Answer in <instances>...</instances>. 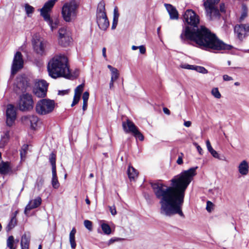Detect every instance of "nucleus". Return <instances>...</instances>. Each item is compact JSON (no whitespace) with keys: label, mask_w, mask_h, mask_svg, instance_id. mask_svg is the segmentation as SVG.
<instances>
[{"label":"nucleus","mask_w":249,"mask_h":249,"mask_svg":"<svg viewBox=\"0 0 249 249\" xmlns=\"http://www.w3.org/2000/svg\"><path fill=\"white\" fill-rule=\"evenodd\" d=\"M197 168H191L175 176L171 180V186H168L160 181L150 183L156 197L159 200L161 214L170 217L178 214L184 218L182 206L185 191L196 175Z\"/></svg>","instance_id":"1"},{"label":"nucleus","mask_w":249,"mask_h":249,"mask_svg":"<svg viewBox=\"0 0 249 249\" xmlns=\"http://www.w3.org/2000/svg\"><path fill=\"white\" fill-rule=\"evenodd\" d=\"M183 21L187 25L183 29L180 36L182 41L195 42L199 47L206 51L230 50L232 46L224 43L203 26L199 28V16L192 9L187 10L183 15Z\"/></svg>","instance_id":"2"},{"label":"nucleus","mask_w":249,"mask_h":249,"mask_svg":"<svg viewBox=\"0 0 249 249\" xmlns=\"http://www.w3.org/2000/svg\"><path fill=\"white\" fill-rule=\"evenodd\" d=\"M48 71L52 78L59 77L68 78L70 75L68 66V58L64 55L55 56L48 63Z\"/></svg>","instance_id":"3"},{"label":"nucleus","mask_w":249,"mask_h":249,"mask_svg":"<svg viewBox=\"0 0 249 249\" xmlns=\"http://www.w3.org/2000/svg\"><path fill=\"white\" fill-rule=\"evenodd\" d=\"M79 3L76 0H70L65 2L61 8L62 17L67 22L74 20L77 15Z\"/></svg>","instance_id":"4"},{"label":"nucleus","mask_w":249,"mask_h":249,"mask_svg":"<svg viewBox=\"0 0 249 249\" xmlns=\"http://www.w3.org/2000/svg\"><path fill=\"white\" fill-rule=\"evenodd\" d=\"M55 107L53 100L43 99L38 101L36 105V112L41 115H45L52 112Z\"/></svg>","instance_id":"5"},{"label":"nucleus","mask_w":249,"mask_h":249,"mask_svg":"<svg viewBox=\"0 0 249 249\" xmlns=\"http://www.w3.org/2000/svg\"><path fill=\"white\" fill-rule=\"evenodd\" d=\"M97 23L99 28L106 30L109 23L105 12V3L104 1H100L98 5L96 13Z\"/></svg>","instance_id":"6"},{"label":"nucleus","mask_w":249,"mask_h":249,"mask_svg":"<svg viewBox=\"0 0 249 249\" xmlns=\"http://www.w3.org/2000/svg\"><path fill=\"white\" fill-rule=\"evenodd\" d=\"M220 0H204V6L206 12L207 16L211 19L214 18H219L220 13L216 6V4Z\"/></svg>","instance_id":"7"},{"label":"nucleus","mask_w":249,"mask_h":249,"mask_svg":"<svg viewBox=\"0 0 249 249\" xmlns=\"http://www.w3.org/2000/svg\"><path fill=\"white\" fill-rule=\"evenodd\" d=\"M18 107L21 111H31L34 107V101L32 95L29 93L21 95L18 103Z\"/></svg>","instance_id":"8"},{"label":"nucleus","mask_w":249,"mask_h":249,"mask_svg":"<svg viewBox=\"0 0 249 249\" xmlns=\"http://www.w3.org/2000/svg\"><path fill=\"white\" fill-rule=\"evenodd\" d=\"M122 126L125 133H132L136 138L139 139L141 141L144 140V136L132 121L127 119L126 121L123 122Z\"/></svg>","instance_id":"9"},{"label":"nucleus","mask_w":249,"mask_h":249,"mask_svg":"<svg viewBox=\"0 0 249 249\" xmlns=\"http://www.w3.org/2000/svg\"><path fill=\"white\" fill-rule=\"evenodd\" d=\"M29 87L27 78L23 76L17 78L14 85V90L17 94H20L26 92Z\"/></svg>","instance_id":"10"},{"label":"nucleus","mask_w":249,"mask_h":249,"mask_svg":"<svg viewBox=\"0 0 249 249\" xmlns=\"http://www.w3.org/2000/svg\"><path fill=\"white\" fill-rule=\"evenodd\" d=\"M58 42L63 47L70 45L71 41V33L65 27L59 29L58 31Z\"/></svg>","instance_id":"11"},{"label":"nucleus","mask_w":249,"mask_h":249,"mask_svg":"<svg viewBox=\"0 0 249 249\" xmlns=\"http://www.w3.org/2000/svg\"><path fill=\"white\" fill-rule=\"evenodd\" d=\"M23 66V60L20 52H17L14 55L11 67V74L15 75Z\"/></svg>","instance_id":"12"},{"label":"nucleus","mask_w":249,"mask_h":249,"mask_svg":"<svg viewBox=\"0 0 249 249\" xmlns=\"http://www.w3.org/2000/svg\"><path fill=\"white\" fill-rule=\"evenodd\" d=\"M22 122L27 125H30L31 128L35 129L39 122L38 117L35 115H27L21 117Z\"/></svg>","instance_id":"13"},{"label":"nucleus","mask_w":249,"mask_h":249,"mask_svg":"<svg viewBox=\"0 0 249 249\" xmlns=\"http://www.w3.org/2000/svg\"><path fill=\"white\" fill-rule=\"evenodd\" d=\"M6 124L9 126H12L16 120L17 114L14 107L12 105H8L6 111Z\"/></svg>","instance_id":"14"},{"label":"nucleus","mask_w":249,"mask_h":249,"mask_svg":"<svg viewBox=\"0 0 249 249\" xmlns=\"http://www.w3.org/2000/svg\"><path fill=\"white\" fill-rule=\"evenodd\" d=\"M32 42L34 49L36 53L39 54H42L44 52L46 42L37 36L33 38Z\"/></svg>","instance_id":"15"},{"label":"nucleus","mask_w":249,"mask_h":249,"mask_svg":"<svg viewBox=\"0 0 249 249\" xmlns=\"http://www.w3.org/2000/svg\"><path fill=\"white\" fill-rule=\"evenodd\" d=\"M56 1V0H49L47 1L44 4L43 7L39 10L40 15L44 19H47L48 18V17L50 16V12L54 5Z\"/></svg>","instance_id":"16"},{"label":"nucleus","mask_w":249,"mask_h":249,"mask_svg":"<svg viewBox=\"0 0 249 249\" xmlns=\"http://www.w3.org/2000/svg\"><path fill=\"white\" fill-rule=\"evenodd\" d=\"M41 202L42 199L39 196L37 197L34 199L30 200L25 208L24 213L27 214L28 211L39 207L41 205Z\"/></svg>","instance_id":"17"},{"label":"nucleus","mask_w":249,"mask_h":249,"mask_svg":"<svg viewBox=\"0 0 249 249\" xmlns=\"http://www.w3.org/2000/svg\"><path fill=\"white\" fill-rule=\"evenodd\" d=\"M164 5L169 14L170 19H178V14L176 8L170 4H165Z\"/></svg>","instance_id":"18"},{"label":"nucleus","mask_w":249,"mask_h":249,"mask_svg":"<svg viewBox=\"0 0 249 249\" xmlns=\"http://www.w3.org/2000/svg\"><path fill=\"white\" fill-rule=\"evenodd\" d=\"M31 235L30 233H25L21 236L20 245L21 249H29Z\"/></svg>","instance_id":"19"},{"label":"nucleus","mask_w":249,"mask_h":249,"mask_svg":"<svg viewBox=\"0 0 249 249\" xmlns=\"http://www.w3.org/2000/svg\"><path fill=\"white\" fill-rule=\"evenodd\" d=\"M238 169L242 176L248 175L249 172V165L248 162L245 160H242L239 164Z\"/></svg>","instance_id":"20"},{"label":"nucleus","mask_w":249,"mask_h":249,"mask_svg":"<svg viewBox=\"0 0 249 249\" xmlns=\"http://www.w3.org/2000/svg\"><path fill=\"white\" fill-rule=\"evenodd\" d=\"M245 31V30H244L241 24L237 25L234 27L235 33L237 34L238 37L240 40L243 39L248 36Z\"/></svg>","instance_id":"21"},{"label":"nucleus","mask_w":249,"mask_h":249,"mask_svg":"<svg viewBox=\"0 0 249 249\" xmlns=\"http://www.w3.org/2000/svg\"><path fill=\"white\" fill-rule=\"evenodd\" d=\"M11 169L9 162H4L3 161L0 162V173L7 174L11 171Z\"/></svg>","instance_id":"22"},{"label":"nucleus","mask_w":249,"mask_h":249,"mask_svg":"<svg viewBox=\"0 0 249 249\" xmlns=\"http://www.w3.org/2000/svg\"><path fill=\"white\" fill-rule=\"evenodd\" d=\"M76 232V229L73 228L71 231L69 235V240L72 249H75L76 244L75 240V235Z\"/></svg>","instance_id":"23"},{"label":"nucleus","mask_w":249,"mask_h":249,"mask_svg":"<svg viewBox=\"0 0 249 249\" xmlns=\"http://www.w3.org/2000/svg\"><path fill=\"white\" fill-rule=\"evenodd\" d=\"M47 89L45 88V89H42L41 88H39L37 86L35 87L34 89V94L38 97L43 98L46 96Z\"/></svg>","instance_id":"24"},{"label":"nucleus","mask_w":249,"mask_h":249,"mask_svg":"<svg viewBox=\"0 0 249 249\" xmlns=\"http://www.w3.org/2000/svg\"><path fill=\"white\" fill-rule=\"evenodd\" d=\"M127 174L130 180H134L138 177V172L133 167L129 166L127 169Z\"/></svg>","instance_id":"25"},{"label":"nucleus","mask_w":249,"mask_h":249,"mask_svg":"<svg viewBox=\"0 0 249 249\" xmlns=\"http://www.w3.org/2000/svg\"><path fill=\"white\" fill-rule=\"evenodd\" d=\"M52 185L54 189L58 188L60 186L57 179L56 170L52 171Z\"/></svg>","instance_id":"26"},{"label":"nucleus","mask_w":249,"mask_h":249,"mask_svg":"<svg viewBox=\"0 0 249 249\" xmlns=\"http://www.w3.org/2000/svg\"><path fill=\"white\" fill-rule=\"evenodd\" d=\"M15 240L13 236H9L6 241V245L10 249H16V245H15Z\"/></svg>","instance_id":"27"},{"label":"nucleus","mask_w":249,"mask_h":249,"mask_svg":"<svg viewBox=\"0 0 249 249\" xmlns=\"http://www.w3.org/2000/svg\"><path fill=\"white\" fill-rule=\"evenodd\" d=\"M17 219L16 218L11 217L10 220L6 227V231L8 232L13 229L17 225Z\"/></svg>","instance_id":"28"},{"label":"nucleus","mask_w":249,"mask_h":249,"mask_svg":"<svg viewBox=\"0 0 249 249\" xmlns=\"http://www.w3.org/2000/svg\"><path fill=\"white\" fill-rule=\"evenodd\" d=\"M45 21L48 22V24L51 27V30L53 31L54 29L56 28L58 24V21L57 20H55V21H53L51 18L50 16L48 17V18L47 19H44Z\"/></svg>","instance_id":"29"},{"label":"nucleus","mask_w":249,"mask_h":249,"mask_svg":"<svg viewBox=\"0 0 249 249\" xmlns=\"http://www.w3.org/2000/svg\"><path fill=\"white\" fill-rule=\"evenodd\" d=\"M101 227L105 234L109 235L111 234V229L107 224L101 221Z\"/></svg>","instance_id":"30"},{"label":"nucleus","mask_w":249,"mask_h":249,"mask_svg":"<svg viewBox=\"0 0 249 249\" xmlns=\"http://www.w3.org/2000/svg\"><path fill=\"white\" fill-rule=\"evenodd\" d=\"M9 138V131H6L3 136H2L0 141V148H3L5 144L7 143Z\"/></svg>","instance_id":"31"},{"label":"nucleus","mask_w":249,"mask_h":249,"mask_svg":"<svg viewBox=\"0 0 249 249\" xmlns=\"http://www.w3.org/2000/svg\"><path fill=\"white\" fill-rule=\"evenodd\" d=\"M49 161L52 165V171L56 170V164H55L56 156L54 153H52L50 154V158H49Z\"/></svg>","instance_id":"32"},{"label":"nucleus","mask_w":249,"mask_h":249,"mask_svg":"<svg viewBox=\"0 0 249 249\" xmlns=\"http://www.w3.org/2000/svg\"><path fill=\"white\" fill-rule=\"evenodd\" d=\"M35 86L39 87V88H41L42 89H45V88L47 89L48 88V83L44 80H40L36 82Z\"/></svg>","instance_id":"33"},{"label":"nucleus","mask_w":249,"mask_h":249,"mask_svg":"<svg viewBox=\"0 0 249 249\" xmlns=\"http://www.w3.org/2000/svg\"><path fill=\"white\" fill-rule=\"evenodd\" d=\"M24 7L26 14L28 17H30V15L34 13L35 8L28 3L25 4Z\"/></svg>","instance_id":"34"},{"label":"nucleus","mask_w":249,"mask_h":249,"mask_svg":"<svg viewBox=\"0 0 249 249\" xmlns=\"http://www.w3.org/2000/svg\"><path fill=\"white\" fill-rule=\"evenodd\" d=\"M84 85L81 84L77 86L74 90V95L81 97V93L84 89Z\"/></svg>","instance_id":"35"},{"label":"nucleus","mask_w":249,"mask_h":249,"mask_svg":"<svg viewBox=\"0 0 249 249\" xmlns=\"http://www.w3.org/2000/svg\"><path fill=\"white\" fill-rule=\"evenodd\" d=\"M193 70H195L199 73L203 74H206L208 72L207 70H206L204 67L198 66H194Z\"/></svg>","instance_id":"36"},{"label":"nucleus","mask_w":249,"mask_h":249,"mask_svg":"<svg viewBox=\"0 0 249 249\" xmlns=\"http://www.w3.org/2000/svg\"><path fill=\"white\" fill-rule=\"evenodd\" d=\"M44 179L42 177H38L36 180V186H37L38 191H40L44 183Z\"/></svg>","instance_id":"37"},{"label":"nucleus","mask_w":249,"mask_h":249,"mask_svg":"<svg viewBox=\"0 0 249 249\" xmlns=\"http://www.w3.org/2000/svg\"><path fill=\"white\" fill-rule=\"evenodd\" d=\"M211 93L217 99H219L221 97V95L217 88H213L211 91Z\"/></svg>","instance_id":"38"},{"label":"nucleus","mask_w":249,"mask_h":249,"mask_svg":"<svg viewBox=\"0 0 249 249\" xmlns=\"http://www.w3.org/2000/svg\"><path fill=\"white\" fill-rule=\"evenodd\" d=\"M112 81H116L119 77V73L118 70L116 69L114 71H111Z\"/></svg>","instance_id":"39"},{"label":"nucleus","mask_w":249,"mask_h":249,"mask_svg":"<svg viewBox=\"0 0 249 249\" xmlns=\"http://www.w3.org/2000/svg\"><path fill=\"white\" fill-rule=\"evenodd\" d=\"M84 224L85 227L88 229L89 231H91L92 230V222L88 220H86L84 222Z\"/></svg>","instance_id":"40"},{"label":"nucleus","mask_w":249,"mask_h":249,"mask_svg":"<svg viewBox=\"0 0 249 249\" xmlns=\"http://www.w3.org/2000/svg\"><path fill=\"white\" fill-rule=\"evenodd\" d=\"M119 17V13L118 12V9L117 7H115L113 10V19L115 20H118Z\"/></svg>","instance_id":"41"},{"label":"nucleus","mask_w":249,"mask_h":249,"mask_svg":"<svg viewBox=\"0 0 249 249\" xmlns=\"http://www.w3.org/2000/svg\"><path fill=\"white\" fill-rule=\"evenodd\" d=\"M179 67L182 69H188V70H193L194 68V65H191L188 64H181Z\"/></svg>","instance_id":"42"},{"label":"nucleus","mask_w":249,"mask_h":249,"mask_svg":"<svg viewBox=\"0 0 249 249\" xmlns=\"http://www.w3.org/2000/svg\"><path fill=\"white\" fill-rule=\"evenodd\" d=\"M243 8L244 10V11L241 14V16L240 18V21H242L243 20L247 17V12L246 11V7L245 6H243Z\"/></svg>","instance_id":"43"},{"label":"nucleus","mask_w":249,"mask_h":249,"mask_svg":"<svg viewBox=\"0 0 249 249\" xmlns=\"http://www.w3.org/2000/svg\"><path fill=\"white\" fill-rule=\"evenodd\" d=\"M210 153L211 154V155L214 158L218 159L219 160H222V159L220 158L219 154L215 150H214V149L212 150Z\"/></svg>","instance_id":"44"},{"label":"nucleus","mask_w":249,"mask_h":249,"mask_svg":"<svg viewBox=\"0 0 249 249\" xmlns=\"http://www.w3.org/2000/svg\"><path fill=\"white\" fill-rule=\"evenodd\" d=\"M80 99V97L74 95L73 101H72V104L71 105V107H73L75 105H76L78 103Z\"/></svg>","instance_id":"45"},{"label":"nucleus","mask_w":249,"mask_h":249,"mask_svg":"<svg viewBox=\"0 0 249 249\" xmlns=\"http://www.w3.org/2000/svg\"><path fill=\"white\" fill-rule=\"evenodd\" d=\"M241 25L243 27V28L245 30V32L247 35H249V24H241Z\"/></svg>","instance_id":"46"},{"label":"nucleus","mask_w":249,"mask_h":249,"mask_svg":"<svg viewBox=\"0 0 249 249\" xmlns=\"http://www.w3.org/2000/svg\"><path fill=\"white\" fill-rule=\"evenodd\" d=\"M213 204L210 201L207 202L206 210L208 212H210L213 208Z\"/></svg>","instance_id":"47"},{"label":"nucleus","mask_w":249,"mask_h":249,"mask_svg":"<svg viewBox=\"0 0 249 249\" xmlns=\"http://www.w3.org/2000/svg\"><path fill=\"white\" fill-rule=\"evenodd\" d=\"M89 98V93L88 91H85L82 96L83 101L88 102Z\"/></svg>","instance_id":"48"},{"label":"nucleus","mask_w":249,"mask_h":249,"mask_svg":"<svg viewBox=\"0 0 249 249\" xmlns=\"http://www.w3.org/2000/svg\"><path fill=\"white\" fill-rule=\"evenodd\" d=\"M206 146L209 152H210L212 150H213V148L212 146H211L210 142L209 140H207L206 142Z\"/></svg>","instance_id":"49"},{"label":"nucleus","mask_w":249,"mask_h":249,"mask_svg":"<svg viewBox=\"0 0 249 249\" xmlns=\"http://www.w3.org/2000/svg\"><path fill=\"white\" fill-rule=\"evenodd\" d=\"M119 240V239L118 238H111L107 243V246H110V245L112 244L116 241H118Z\"/></svg>","instance_id":"50"},{"label":"nucleus","mask_w":249,"mask_h":249,"mask_svg":"<svg viewBox=\"0 0 249 249\" xmlns=\"http://www.w3.org/2000/svg\"><path fill=\"white\" fill-rule=\"evenodd\" d=\"M109 210H110L111 213L113 215H115L117 213L115 207L114 206H109Z\"/></svg>","instance_id":"51"},{"label":"nucleus","mask_w":249,"mask_h":249,"mask_svg":"<svg viewBox=\"0 0 249 249\" xmlns=\"http://www.w3.org/2000/svg\"><path fill=\"white\" fill-rule=\"evenodd\" d=\"M194 145L196 146L197 151L200 155H202V149L201 147L196 142L194 143Z\"/></svg>","instance_id":"52"},{"label":"nucleus","mask_w":249,"mask_h":249,"mask_svg":"<svg viewBox=\"0 0 249 249\" xmlns=\"http://www.w3.org/2000/svg\"><path fill=\"white\" fill-rule=\"evenodd\" d=\"M138 49H139L140 53L141 54H144L146 52V49L143 45H141L139 46Z\"/></svg>","instance_id":"53"},{"label":"nucleus","mask_w":249,"mask_h":249,"mask_svg":"<svg viewBox=\"0 0 249 249\" xmlns=\"http://www.w3.org/2000/svg\"><path fill=\"white\" fill-rule=\"evenodd\" d=\"M223 80L225 81H231V80H233V78L227 75V74H225L223 76Z\"/></svg>","instance_id":"54"},{"label":"nucleus","mask_w":249,"mask_h":249,"mask_svg":"<svg viewBox=\"0 0 249 249\" xmlns=\"http://www.w3.org/2000/svg\"><path fill=\"white\" fill-rule=\"evenodd\" d=\"M118 20H113L112 25L111 26V29L112 30L115 29L116 28V27L117 25V24H118Z\"/></svg>","instance_id":"55"},{"label":"nucleus","mask_w":249,"mask_h":249,"mask_svg":"<svg viewBox=\"0 0 249 249\" xmlns=\"http://www.w3.org/2000/svg\"><path fill=\"white\" fill-rule=\"evenodd\" d=\"M177 163L179 164V165H180L181 164H182L183 163V160H182V156H179L178 157V159L177 160Z\"/></svg>","instance_id":"56"},{"label":"nucleus","mask_w":249,"mask_h":249,"mask_svg":"<svg viewBox=\"0 0 249 249\" xmlns=\"http://www.w3.org/2000/svg\"><path fill=\"white\" fill-rule=\"evenodd\" d=\"M87 107H88V102L83 101V107H82V109H83V111H85L87 109Z\"/></svg>","instance_id":"57"},{"label":"nucleus","mask_w":249,"mask_h":249,"mask_svg":"<svg viewBox=\"0 0 249 249\" xmlns=\"http://www.w3.org/2000/svg\"><path fill=\"white\" fill-rule=\"evenodd\" d=\"M163 111L165 114L167 115H169L170 114V111L167 107H163Z\"/></svg>","instance_id":"58"},{"label":"nucleus","mask_w":249,"mask_h":249,"mask_svg":"<svg viewBox=\"0 0 249 249\" xmlns=\"http://www.w3.org/2000/svg\"><path fill=\"white\" fill-rule=\"evenodd\" d=\"M192 123L190 121H184V125L186 127H190Z\"/></svg>","instance_id":"59"},{"label":"nucleus","mask_w":249,"mask_h":249,"mask_svg":"<svg viewBox=\"0 0 249 249\" xmlns=\"http://www.w3.org/2000/svg\"><path fill=\"white\" fill-rule=\"evenodd\" d=\"M220 11L221 12H225V5L224 4L221 3L220 5Z\"/></svg>","instance_id":"60"},{"label":"nucleus","mask_w":249,"mask_h":249,"mask_svg":"<svg viewBox=\"0 0 249 249\" xmlns=\"http://www.w3.org/2000/svg\"><path fill=\"white\" fill-rule=\"evenodd\" d=\"M18 213V210L16 211L15 212H14L12 213L11 217H13V218H16V216H17Z\"/></svg>","instance_id":"61"},{"label":"nucleus","mask_w":249,"mask_h":249,"mask_svg":"<svg viewBox=\"0 0 249 249\" xmlns=\"http://www.w3.org/2000/svg\"><path fill=\"white\" fill-rule=\"evenodd\" d=\"M106 52V48L104 47L102 49V53H103V55L104 57H105V58H106V57H107Z\"/></svg>","instance_id":"62"},{"label":"nucleus","mask_w":249,"mask_h":249,"mask_svg":"<svg viewBox=\"0 0 249 249\" xmlns=\"http://www.w3.org/2000/svg\"><path fill=\"white\" fill-rule=\"evenodd\" d=\"M26 155V151L25 150H23L20 152V156L21 158H23V156H25Z\"/></svg>","instance_id":"63"},{"label":"nucleus","mask_w":249,"mask_h":249,"mask_svg":"<svg viewBox=\"0 0 249 249\" xmlns=\"http://www.w3.org/2000/svg\"><path fill=\"white\" fill-rule=\"evenodd\" d=\"M107 68L110 70L111 71H114L115 69H116V68H115L109 65H107Z\"/></svg>","instance_id":"64"}]
</instances>
